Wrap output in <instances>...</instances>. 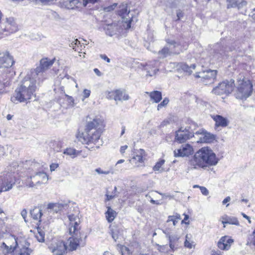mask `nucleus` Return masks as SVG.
<instances>
[{
	"label": "nucleus",
	"instance_id": "1",
	"mask_svg": "<svg viewBox=\"0 0 255 255\" xmlns=\"http://www.w3.org/2000/svg\"><path fill=\"white\" fill-rule=\"evenodd\" d=\"M54 61V58L52 60L46 57L42 58L39 65L31 69L29 74L18 84L10 98L11 102L14 103L30 102V100L36 96V82L42 81L43 73L52 66Z\"/></svg>",
	"mask_w": 255,
	"mask_h": 255
},
{
	"label": "nucleus",
	"instance_id": "2",
	"mask_svg": "<svg viewBox=\"0 0 255 255\" xmlns=\"http://www.w3.org/2000/svg\"><path fill=\"white\" fill-rule=\"evenodd\" d=\"M105 127L106 124L103 119L88 115L85 118L84 127H79L77 129L76 138L78 142L87 145L89 150L98 149Z\"/></svg>",
	"mask_w": 255,
	"mask_h": 255
},
{
	"label": "nucleus",
	"instance_id": "3",
	"mask_svg": "<svg viewBox=\"0 0 255 255\" xmlns=\"http://www.w3.org/2000/svg\"><path fill=\"white\" fill-rule=\"evenodd\" d=\"M218 160L215 153L209 147H203L195 152L189 161L191 169L204 168L215 165Z\"/></svg>",
	"mask_w": 255,
	"mask_h": 255
},
{
	"label": "nucleus",
	"instance_id": "4",
	"mask_svg": "<svg viewBox=\"0 0 255 255\" xmlns=\"http://www.w3.org/2000/svg\"><path fill=\"white\" fill-rule=\"evenodd\" d=\"M69 223L68 224L69 234L71 236L68 241L69 242V250H76L82 241V231L80 224V218L78 215L70 214L68 216Z\"/></svg>",
	"mask_w": 255,
	"mask_h": 255
},
{
	"label": "nucleus",
	"instance_id": "5",
	"mask_svg": "<svg viewBox=\"0 0 255 255\" xmlns=\"http://www.w3.org/2000/svg\"><path fill=\"white\" fill-rule=\"evenodd\" d=\"M253 90L254 87L252 80L244 77L237 80L234 95L238 99L246 100L252 95Z\"/></svg>",
	"mask_w": 255,
	"mask_h": 255
},
{
	"label": "nucleus",
	"instance_id": "6",
	"mask_svg": "<svg viewBox=\"0 0 255 255\" xmlns=\"http://www.w3.org/2000/svg\"><path fill=\"white\" fill-rule=\"evenodd\" d=\"M169 47H164L159 51V54L163 57H166L170 54H178L184 50H187L189 46L188 42H184L182 44L175 41H169L168 42Z\"/></svg>",
	"mask_w": 255,
	"mask_h": 255
},
{
	"label": "nucleus",
	"instance_id": "7",
	"mask_svg": "<svg viewBox=\"0 0 255 255\" xmlns=\"http://www.w3.org/2000/svg\"><path fill=\"white\" fill-rule=\"evenodd\" d=\"M235 88V80L233 79L225 80L218 84L213 89V92L217 95H229Z\"/></svg>",
	"mask_w": 255,
	"mask_h": 255
},
{
	"label": "nucleus",
	"instance_id": "8",
	"mask_svg": "<svg viewBox=\"0 0 255 255\" xmlns=\"http://www.w3.org/2000/svg\"><path fill=\"white\" fill-rule=\"evenodd\" d=\"M14 63V58L9 51L0 52V69H2L4 72L14 73L13 68L12 67Z\"/></svg>",
	"mask_w": 255,
	"mask_h": 255
},
{
	"label": "nucleus",
	"instance_id": "9",
	"mask_svg": "<svg viewBox=\"0 0 255 255\" xmlns=\"http://www.w3.org/2000/svg\"><path fill=\"white\" fill-rule=\"evenodd\" d=\"M68 248L65 241L57 238L52 239L48 245V249L54 255H64Z\"/></svg>",
	"mask_w": 255,
	"mask_h": 255
},
{
	"label": "nucleus",
	"instance_id": "10",
	"mask_svg": "<svg viewBox=\"0 0 255 255\" xmlns=\"http://www.w3.org/2000/svg\"><path fill=\"white\" fill-rule=\"evenodd\" d=\"M17 30V25L13 18H6L0 24V32L3 35H9Z\"/></svg>",
	"mask_w": 255,
	"mask_h": 255
},
{
	"label": "nucleus",
	"instance_id": "11",
	"mask_svg": "<svg viewBox=\"0 0 255 255\" xmlns=\"http://www.w3.org/2000/svg\"><path fill=\"white\" fill-rule=\"evenodd\" d=\"M147 154L143 149L140 148L133 151L129 162L134 167H138L144 164Z\"/></svg>",
	"mask_w": 255,
	"mask_h": 255
},
{
	"label": "nucleus",
	"instance_id": "12",
	"mask_svg": "<svg viewBox=\"0 0 255 255\" xmlns=\"http://www.w3.org/2000/svg\"><path fill=\"white\" fill-rule=\"evenodd\" d=\"M48 175L44 172H37L35 175L27 177L26 182V186L33 187L37 184H41L46 183L48 181Z\"/></svg>",
	"mask_w": 255,
	"mask_h": 255
},
{
	"label": "nucleus",
	"instance_id": "13",
	"mask_svg": "<svg viewBox=\"0 0 255 255\" xmlns=\"http://www.w3.org/2000/svg\"><path fill=\"white\" fill-rule=\"evenodd\" d=\"M139 67L141 70L146 71L147 76H154L159 71L158 66L156 61H148L145 64L141 63Z\"/></svg>",
	"mask_w": 255,
	"mask_h": 255
},
{
	"label": "nucleus",
	"instance_id": "14",
	"mask_svg": "<svg viewBox=\"0 0 255 255\" xmlns=\"http://www.w3.org/2000/svg\"><path fill=\"white\" fill-rule=\"evenodd\" d=\"M106 98L109 100H114L115 101L127 100L129 99V96L127 94H124L123 92L117 89L107 91L106 93Z\"/></svg>",
	"mask_w": 255,
	"mask_h": 255
},
{
	"label": "nucleus",
	"instance_id": "15",
	"mask_svg": "<svg viewBox=\"0 0 255 255\" xmlns=\"http://www.w3.org/2000/svg\"><path fill=\"white\" fill-rule=\"evenodd\" d=\"M193 153V147L189 144L182 145L180 148L175 149L174 151L175 157L188 156Z\"/></svg>",
	"mask_w": 255,
	"mask_h": 255
},
{
	"label": "nucleus",
	"instance_id": "16",
	"mask_svg": "<svg viewBox=\"0 0 255 255\" xmlns=\"http://www.w3.org/2000/svg\"><path fill=\"white\" fill-rule=\"evenodd\" d=\"M211 118L215 122L214 128L217 129L219 128H224L229 125V120L226 117L219 115H213L211 116Z\"/></svg>",
	"mask_w": 255,
	"mask_h": 255
},
{
	"label": "nucleus",
	"instance_id": "17",
	"mask_svg": "<svg viewBox=\"0 0 255 255\" xmlns=\"http://www.w3.org/2000/svg\"><path fill=\"white\" fill-rule=\"evenodd\" d=\"M193 136V133L190 132L189 130L185 129V130H181L180 128L176 133L175 139L179 143H182Z\"/></svg>",
	"mask_w": 255,
	"mask_h": 255
},
{
	"label": "nucleus",
	"instance_id": "18",
	"mask_svg": "<svg viewBox=\"0 0 255 255\" xmlns=\"http://www.w3.org/2000/svg\"><path fill=\"white\" fill-rule=\"evenodd\" d=\"M13 184L14 181L11 176L10 175H6L2 179V183L0 184V191L4 192L10 190Z\"/></svg>",
	"mask_w": 255,
	"mask_h": 255
},
{
	"label": "nucleus",
	"instance_id": "19",
	"mask_svg": "<svg viewBox=\"0 0 255 255\" xmlns=\"http://www.w3.org/2000/svg\"><path fill=\"white\" fill-rule=\"evenodd\" d=\"M234 241L228 236L222 237L217 244V246L221 250H228Z\"/></svg>",
	"mask_w": 255,
	"mask_h": 255
},
{
	"label": "nucleus",
	"instance_id": "20",
	"mask_svg": "<svg viewBox=\"0 0 255 255\" xmlns=\"http://www.w3.org/2000/svg\"><path fill=\"white\" fill-rule=\"evenodd\" d=\"M12 237L14 238L15 240V246L12 248L11 246L9 247L6 244L3 242L1 244V248H3V249L2 251V254L3 255H8L14 253V251L18 248V238L16 237L15 236L13 235Z\"/></svg>",
	"mask_w": 255,
	"mask_h": 255
},
{
	"label": "nucleus",
	"instance_id": "21",
	"mask_svg": "<svg viewBox=\"0 0 255 255\" xmlns=\"http://www.w3.org/2000/svg\"><path fill=\"white\" fill-rule=\"evenodd\" d=\"M169 247L171 250L174 252L178 249L181 245L180 238L177 236H171L169 237Z\"/></svg>",
	"mask_w": 255,
	"mask_h": 255
},
{
	"label": "nucleus",
	"instance_id": "22",
	"mask_svg": "<svg viewBox=\"0 0 255 255\" xmlns=\"http://www.w3.org/2000/svg\"><path fill=\"white\" fill-rule=\"evenodd\" d=\"M145 94L148 95L150 100L155 103H159L162 98V93L159 91H153L151 92H146Z\"/></svg>",
	"mask_w": 255,
	"mask_h": 255
},
{
	"label": "nucleus",
	"instance_id": "23",
	"mask_svg": "<svg viewBox=\"0 0 255 255\" xmlns=\"http://www.w3.org/2000/svg\"><path fill=\"white\" fill-rule=\"evenodd\" d=\"M65 6L68 9H78L84 6L83 1L81 0H70L65 2Z\"/></svg>",
	"mask_w": 255,
	"mask_h": 255
},
{
	"label": "nucleus",
	"instance_id": "24",
	"mask_svg": "<svg viewBox=\"0 0 255 255\" xmlns=\"http://www.w3.org/2000/svg\"><path fill=\"white\" fill-rule=\"evenodd\" d=\"M221 222L223 224H232L238 225L239 224V221L237 218L230 217L227 215H224L221 217Z\"/></svg>",
	"mask_w": 255,
	"mask_h": 255
},
{
	"label": "nucleus",
	"instance_id": "25",
	"mask_svg": "<svg viewBox=\"0 0 255 255\" xmlns=\"http://www.w3.org/2000/svg\"><path fill=\"white\" fill-rule=\"evenodd\" d=\"M30 215L31 218L37 221L36 225L40 226L41 218L42 215L41 210L40 209H34L32 211H31Z\"/></svg>",
	"mask_w": 255,
	"mask_h": 255
},
{
	"label": "nucleus",
	"instance_id": "26",
	"mask_svg": "<svg viewBox=\"0 0 255 255\" xmlns=\"http://www.w3.org/2000/svg\"><path fill=\"white\" fill-rule=\"evenodd\" d=\"M106 218L109 223H112L116 218L117 213L113 210L111 207H107V210L105 213Z\"/></svg>",
	"mask_w": 255,
	"mask_h": 255
},
{
	"label": "nucleus",
	"instance_id": "27",
	"mask_svg": "<svg viewBox=\"0 0 255 255\" xmlns=\"http://www.w3.org/2000/svg\"><path fill=\"white\" fill-rule=\"evenodd\" d=\"M82 152V150H77L74 148L69 147L66 148L63 153L70 156L72 158H75L80 155Z\"/></svg>",
	"mask_w": 255,
	"mask_h": 255
},
{
	"label": "nucleus",
	"instance_id": "28",
	"mask_svg": "<svg viewBox=\"0 0 255 255\" xmlns=\"http://www.w3.org/2000/svg\"><path fill=\"white\" fill-rule=\"evenodd\" d=\"M117 192V187H114V188L113 189L112 188H109L108 189L107 191L106 194V199H105V202H107V201H109L113 199H114L117 195L116 194Z\"/></svg>",
	"mask_w": 255,
	"mask_h": 255
},
{
	"label": "nucleus",
	"instance_id": "29",
	"mask_svg": "<svg viewBox=\"0 0 255 255\" xmlns=\"http://www.w3.org/2000/svg\"><path fill=\"white\" fill-rule=\"evenodd\" d=\"M31 250L28 247L22 246L17 250H15L14 255H30Z\"/></svg>",
	"mask_w": 255,
	"mask_h": 255
},
{
	"label": "nucleus",
	"instance_id": "30",
	"mask_svg": "<svg viewBox=\"0 0 255 255\" xmlns=\"http://www.w3.org/2000/svg\"><path fill=\"white\" fill-rule=\"evenodd\" d=\"M63 207V205L59 203H49L47 206V208L52 210L54 213H58L61 211Z\"/></svg>",
	"mask_w": 255,
	"mask_h": 255
},
{
	"label": "nucleus",
	"instance_id": "31",
	"mask_svg": "<svg viewBox=\"0 0 255 255\" xmlns=\"http://www.w3.org/2000/svg\"><path fill=\"white\" fill-rule=\"evenodd\" d=\"M71 46L75 51H77L79 53H82V51L83 45L81 44L80 42L78 39H75L72 42Z\"/></svg>",
	"mask_w": 255,
	"mask_h": 255
},
{
	"label": "nucleus",
	"instance_id": "32",
	"mask_svg": "<svg viewBox=\"0 0 255 255\" xmlns=\"http://www.w3.org/2000/svg\"><path fill=\"white\" fill-rule=\"evenodd\" d=\"M195 67V64H192L190 66H189L187 64L184 63H180L179 65V67L181 70L188 73H192L191 69H194Z\"/></svg>",
	"mask_w": 255,
	"mask_h": 255
},
{
	"label": "nucleus",
	"instance_id": "33",
	"mask_svg": "<svg viewBox=\"0 0 255 255\" xmlns=\"http://www.w3.org/2000/svg\"><path fill=\"white\" fill-rule=\"evenodd\" d=\"M246 245L250 247H252L255 248V230L252 233V234L250 235L248 237Z\"/></svg>",
	"mask_w": 255,
	"mask_h": 255
},
{
	"label": "nucleus",
	"instance_id": "34",
	"mask_svg": "<svg viewBox=\"0 0 255 255\" xmlns=\"http://www.w3.org/2000/svg\"><path fill=\"white\" fill-rule=\"evenodd\" d=\"M36 227L37 233H35V237L39 242H43L44 241L45 234L43 231H40L39 226H36Z\"/></svg>",
	"mask_w": 255,
	"mask_h": 255
},
{
	"label": "nucleus",
	"instance_id": "35",
	"mask_svg": "<svg viewBox=\"0 0 255 255\" xmlns=\"http://www.w3.org/2000/svg\"><path fill=\"white\" fill-rule=\"evenodd\" d=\"M180 219V215L176 213L174 215L168 216L167 222H172L173 225L175 226Z\"/></svg>",
	"mask_w": 255,
	"mask_h": 255
},
{
	"label": "nucleus",
	"instance_id": "36",
	"mask_svg": "<svg viewBox=\"0 0 255 255\" xmlns=\"http://www.w3.org/2000/svg\"><path fill=\"white\" fill-rule=\"evenodd\" d=\"M128 13L129 11H128L127 7H124L118 11V14L122 18H124L126 15L128 14Z\"/></svg>",
	"mask_w": 255,
	"mask_h": 255
},
{
	"label": "nucleus",
	"instance_id": "37",
	"mask_svg": "<svg viewBox=\"0 0 255 255\" xmlns=\"http://www.w3.org/2000/svg\"><path fill=\"white\" fill-rule=\"evenodd\" d=\"M164 163L165 160L163 159H160L153 167V170L154 171H159Z\"/></svg>",
	"mask_w": 255,
	"mask_h": 255
},
{
	"label": "nucleus",
	"instance_id": "38",
	"mask_svg": "<svg viewBox=\"0 0 255 255\" xmlns=\"http://www.w3.org/2000/svg\"><path fill=\"white\" fill-rule=\"evenodd\" d=\"M184 246L185 248L188 249H192L194 246L193 242H192L190 239L188 237V235H187L185 237V240L184 241Z\"/></svg>",
	"mask_w": 255,
	"mask_h": 255
},
{
	"label": "nucleus",
	"instance_id": "39",
	"mask_svg": "<svg viewBox=\"0 0 255 255\" xmlns=\"http://www.w3.org/2000/svg\"><path fill=\"white\" fill-rule=\"evenodd\" d=\"M169 100L168 98H164L163 101L159 104H158L157 107V109L158 111H159L163 107H166V106L169 103Z\"/></svg>",
	"mask_w": 255,
	"mask_h": 255
},
{
	"label": "nucleus",
	"instance_id": "40",
	"mask_svg": "<svg viewBox=\"0 0 255 255\" xmlns=\"http://www.w3.org/2000/svg\"><path fill=\"white\" fill-rule=\"evenodd\" d=\"M207 74L210 75H206V79L214 80V79L216 78V75H217L216 71L210 70V71H207Z\"/></svg>",
	"mask_w": 255,
	"mask_h": 255
},
{
	"label": "nucleus",
	"instance_id": "41",
	"mask_svg": "<svg viewBox=\"0 0 255 255\" xmlns=\"http://www.w3.org/2000/svg\"><path fill=\"white\" fill-rule=\"evenodd\" d=\"M122 255H132V252L127 247H123L121 248Z\"/></svg>",
	"mask_w": 255,
	"mask_h": 255
},
{
	"label": "nucleus",
	"instance_id": "42",
	"mask_svg": "<svg viewBox=\"0 0 255 255\" xmlns=\"http://www.w3.org/2000/svg\"><path fill=\"white\" fill-rule=\"evenodd\" d=\"M117 5V3H114L112 5L104 7V9L106 12H109L113 10Z\"/></svg>",
	"mask_w": 255,
	"mask_h": 255
},
{
	"label": "nucleus",
	"instance_id": "43",
	"mask_svg": "<svg viewBox=\"0 0 255 255\" xmlns=\"http://www.w3.org/2000/svg\"><path fill=\"white\" fill-rule=\"evenodd\" d=\"M98 1V0H83L84 6H86L88 3L94 4Z\"/></svg>",
	"mask_w": 255,
	"mask_h": 255
},
{
	"label": "nucleus",
	"instance_id": "44",
	"mask_svg": "<svg viewBox=\"0 0 255 255\" xmlns=\"http://www.w3.org/2000/svg\"><path fill=\"white\" fill-rule=\"evenodd\" d=\"M110 231H111V234L113 237V238L115 237V236L117 235L119 233V231H116L113 228L112 226L111 225L110 226Z\"/></svg>",
	"mask_w": 255,
	"mask_h": 255
},
{
	"label": "nucleus",
	"instance_id": "45",
	"mask_svg": "<svg viewBox=\"0 0 255 255\" xmlns=\"http://www.w3.org/2000/svg\"><path fill=\"white\" fill-rule=\"evenodd\" d=\"M200 189L203 195L207 196L209 194V191L206 187L201 186L200 187Z\"/></svg>",
	"mask_w": 255,
	"mask_h": 255
},
{
	"label": "nucleus",
	"instance_id": "46",
	"mask_svg": "<svg viewBox=\"0 0 255 255\" xmlns=\"http://www.w3.org/2000/svg\"><path fill=\"white\" fill-rule=\"evenodd\" d=\"M184 215V218L183 220H182L181 223L182 224H189V216L186 214H183Z\"/></svg>",
	"mask_w": 255,
	"mask_h": 255
},
{
	"label": "nucleus",
	"instance_id": "47",
	"mask_svg": "<svg viewBox=\"0 0 255 255\" xmlns=\"http://www.w3.org/2000/svg\"><path fill=\"white\" fill-rule=\"evenodd\" d=\"M91 94V91L89 90L85 89L83 91V94L84 98H88Z\"/></svg>",
	"mask_w": 255,
	"mask_h": 255
},
{
	"label": "nucleus",
	"instance_id": "48",
	"mask_svg": "<svg viewBox=\"0 0 255 255\" xmlns=\"http://www.w3.org/2000/svg\"><path fill=\"white\" fill-rule=\"evenodd\" d=\"M58 166L59 165L57 163H53L51 164L50 165V170L51 171H54L58 167Z\"/></svg>",
	"mask_w": 255,
	"mask_h": 255
},
{
	"label": "nucleus",
	"instance_id": "49",
	"mask_svg": "<svg viewBox=\"0 0 255 255\" xmlns=\"http://www.w3.org/2000/svg\"><path fill=\"white\" fill-rule=\"evenodd\" d=\"M96 171L99 174H108L109 173V171H103L100 168L96 169Z\"/></svg>",
	"mask_w": 255,
	"mask_h": 255
},
{
	"label": "nucleus",
	"instance_id": "50",
	"mask_svg": "<svg viewBox=\"0 0 255 255\" xmlns=\"http://www.w3.org/2000/svg\"><path fill=\"white\" fill-rule=\"evenodd\" d=\"M128 148V145L122 146L120 148V152L122 154L125 153L126 150Z\"/></svg>",
	"mask_w": 255,
	"mask_h": 255
},
{
	"label": "nucleus",
	"instance_id": "51",
	"mask_svg": "<svg viewBox=\"0 0 255 255\" xmlns=\"http://www.w3.org/2000/svg\"><path fill=\"white\" fill-rule=\"evenodd\" d=\"M100 57L103 60L106 61L108 63L110 62V59L105 54H102L100 55Z\"/></svg>",
	"mask_w": 255,
	"mask_h": 255
},
{
	"label": "nucleus",
	"instance_id": "52",
	"mask_svg": "<svg viewBox=\"0 0 255 255\" xmlns=\"http://www.w3.org/2000/svg\"><path fill=\"white\" fill-rule=\"evenodd\" d=\"M177 20H179L183 16V13L181 11H179L177 12Z\"/></svg>",
	"mask_w": 255,
	"mask_h": 255
},
{
	"label": "nucleus",
	"instance_id": "53",
	"mask_svg": "<svg viewBox=\"0 0 255 255\" xmlns=\"http://www.w3.org/2000/svg\"><path fill=\"white\" fill-rule=\"evenodd\" d=\"M132 21V18H130L129 20L126 22L127 23L126 29H129L130 28Z\"/></svg>",
	"mask_w": 255,
	"mask_h": 255
},
{
	"label": "nucleus",
	"instance_id": "54",
	"mask_svg": "<svg viewBox=\"0 0 255 255\" xmlns=\"http://www.w3.org/2000/svg\"><path fill=\"white\" fill-rule=\"evenodd\" d=\"M241 215L244 218L246 219V220H248L249 223H251V219L248 216H247L246 214H245L244 213H242Z\"/></svg>",
	"mask_w": 255,
	"mask_h": 255
},
{
	"label": "nucleus",
	"instance_id": "55",
	"mask_svg": "<svg viewBox=\"0 0 255 255\" xmlns=\"http://www.w3.org/2000/svg\"><path fill=\"white\" fill-rule=\"evenodd\" d=\"M166 248V246H160L158 248V250L160 252H163Z\"/></svg>",
	"mask_w": 255,
	"mask_h": 255
},
{
	"label": "nucleus",
	"instance_id": "56",
	"mask_svg": "<svg viewBox=\"0 0 255 255\" xmlns=\"http://www.w3.org/2000/svg\"><path fill=\"white\" fill-rule=\"evenodd\" d=\"M94 71L96 74L97 75L100 76H101L102 74L101 72L99 71V70L97 68H95L94 69Z\"/></svg>",
	"mask_w": 255,
	"mask_h": 255
},
{
	"label": "nucleus",
	"instance_id": "57",
	"mask_svg": "<svg viewBox=\"0 0 255 255\" xmlns=\"http://www.w3.org/2000/svg\"><path fill=\"white\" fill-rule=\"evenodd\" d=\"M230 197L229 196H228L226 198H225L224 200L223 201V204H226V203L229 202L230 201Z\"/></svg>",
	"mask_w": 255,
	"mask_h": 255
},
{
	"label": "nucleus",
	"instance_id": "58",
	"mask_svg": "<svg viewBox=\"0 0 255 255\" xmlns=\"http://www.w3.org/2000/svg\"><path fill=\"white\" fill-rule=\"evenodd\" d=\"M211 255H222V254L218 251H213L211 252Z\"/></svg>",
	"mask_w": 255,
	"mask_h": 255
},
{
	"label": "nucleus",
	"instance_id": "59",
	"mask_svg": "<svg viewBox=\"0 0 255 255\" xmlns=\"http://www.w3.org/2000/svg\"><path fill=\"white\" fill-rule=\"evenodd\" d=\"M26 214V210H23L21 212V215H22V217H23L24 219H25V218Z\"/></svg>",
	"mask_w": 255,
	"mask_h": 255
},
{
	"label": "nucleus",
	"instance_id": "60",
	"mask_svg": "<svg viewBox=\"0 0 255 255\" xmlns=\"http://www.w3.org/2000/svg\"><path fill=\"white\" fill-rule=\"evenodd\" d=\"M12 118V116L10 114H8L6 116V119L8 121L11 120Z\"/></svg>",
	"mask_w": 255,
	"mask_h": 255
},
{
	"label": "nucleus",
	"instance_id": "61",
	"mask_svg": "<svg viewBox=\"0 0 255 255\" xmlns=\"http://www.w3.org/2000/svg\"><path fill=\"white\" fill-rule=\"evenodd\" d=\"M125 130H126L125 127L123 126L122 127V132H121V135H123L125 133Z\"/></svg>",
	"mask_w": 255,
	"mask_h": 255
},
{
	"label": "nucleus",
	"instance_id": "62",
	"mask_svg": "<svg viewBox=\"0 0 255 255\" xmlns=\"http://www.w3.org/2000/svg\"><path fill=\"white\" fill-rule=\"evenodd\" d=\"M124 161H125V160L124 159H120L118 161L117 164H120V163L124 162Z\"/></svg>",
	"mask_w": 255,
	"mask_h": 255
},
{
	"label": "nucleus",
	"instance_id": "63",
	"mask_svg": "<svg viewBox=\"0 0 255 255\" xmlns=\"http://www.w3.org/2000/svg\"><path fill=\"white\" fill-rule=\"evenodd\" d=\"M241 201L243 202L247 203V202H248L249 201H248V199H242L241 200Z\"/></svg>",
	"mask_w": 255,
	"mask_h": 255
},
{
	"label": "nucleus",
	"instance_id": "64",
	"mask_svg": "<svg viewBox=\"0 0 255 255\" xmlns=\"http://www.w3.org/2000/svg\"><path fill=\"white\" fill-rule=\"evenodd\" d=\"M201 186H199V185H195L193 186V188H198L200 189V187H201Z\"/></svg>",
	"mask_w": 255,
	"mask_h": 255
}]
</instances>
